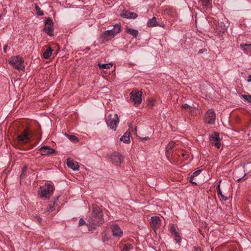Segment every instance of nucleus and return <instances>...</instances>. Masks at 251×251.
Segmentation results:
<instances>
[{"label": "nucleus", "instance_id": "4468645a", "mask_svg": "<svg viewBox=\"0 0 251 251\" xmlns=\"http://www.w3.org/2000/svg\"><path fill=\"white\" fill-rule=\"evenodd\" d=\"M67 165L68 167L71 168L74 171H77L79 170V166L78 162L74 161L71 158H68L67 159Z\"/></svg>", "mask_w": 251, "mask_h": 251}, {"label": "nucleus", "instance_id": "4be33fe9", "mask_svg": "<svg viewBox=\"0 0 251 251\" xmlns=\"http://www.w3.org/2000/svg\"><path fill=\"white\" fill-rule=\"evenodd\" d=\"M126 31L128 34L132 35L134 38H136L138 34V31L137 30L130 28H127Z\"/></svg>", "mask_w": 251, "mask_h": 251}, {"label": "nucleus", "instance_id": "7c9ffc66", "mask_svg": "<svg viewBox=\"0 0 251 251\" xmlns=\"http://www.w3.org/2000/svg\"><path fill=\"white\" fill-rule=\"evenodd\" d=\"M133 246L131 244H126L124 246V248L123 249V251H128L129 249H132Z\"/></svg>", "mask_w": 251, "mask_h": 251}, {"label": "nucleus", "instance_id": "8fccbe9b", "mask_svg": "<svg viewBox=\"0 0 251 251\" xmlns=\"http://www.w3.org/2000/svg\"><path fill=\"white\" fill-rule=\"evenodd\" d=\"M236 174H237V170H236V171L234 172V178H237V177L236 176Z\"/></svg>", "mask_w": 251, "mask_h": 251}, {"label": "nucleus", "instance_id": "a878e982", "mask_svg": "<svg viewBox=\"0 0 251 251\" xmlns=\"http://www.w3.org/2000/svg\"><path fill=\"white\" fill-rule=\"evenodd\" d=\"M98 66L100 69H108L112 67V65L111 63H107V64L99 63Z\"/></svg>", "mask_w": 251, "mask_h": 251}, {"label": "nucleus", "instance_id": "2f4dec72", "mask_svg": "<svg viewBox=\"0 0 251 251\" xmlns=\"http://www.w3.org/2000/svg\"><path fill=\"white\" fill-rule=\"evenodd\" d=\"M35 10L37 15L42 16L44 15V13L41 10L40 8L36 4H35Z\"/></svg>", "mask_w": 251, "mask_h": 251}, {"label": "nucleus", "instance_id": "393cba45", "mask_svg": "<svg viewBox=\"0 0 251 251\" xmlns=\"http://www.w3.org/2000/svg\"><path fill=\"white\" fill-rule=\"evenodd\" d=\"M157 25L158 24L156 19L155 17H153L151 19H150L148 22V26L149 27H152Z\"/></svg>", "mask_w": 251, "mask_h": 251}, {"label": "nucleus", "instance_id": "f03ea898", "mask_svg": "<svg viewBox=\"0 0 251 251\" xmlns=\"http://www.w3.org/2000/svg\"><path fill=\"white\" fill-rule=\"evenodd\" d=\"M106 122L108 126L112 130H115L119 123V119L117 114L112 115L109 114L106 118Z\"/></svg>", "mask_w": 251, "mask_h": 251}, {"label": "nucleus", "instance_id": "a19ab883", "mask_svg": "<svg viewBox=\"0 0 251 251\" xmlns=\"http://www.w3.org/2000/svg\"><path fill=\"white\" fill-rule=\"evenodd\" d=\"M206 50L205 49H202L199 50L198 53L199 54L203 53L204 51H205Z\"/></svg>", "mask_w": 251, "mask_h": 251}, {"label": "nucleus", "instance_id": "a211bd4d", "mask_svg": "<svg viewBox=\"0 0 251 251\" xmlns=\"http://www.w3.org/2000/svg\"><path fill=\"white\" fill-rule=\"evenodd\" d=\"M201 172V170H198L194 172L191 176L189 177V180L190 182H191L192 184H194L195 185H197V183L195 181H193L194 178L197 176L198 175H200V174Z\"/></svg>", "mask_w": 251, "mask_h": 251}, {"label": "nucleus", "instance_id": "1a4fd4ad", "mask_svg": "<svg viewBox=\"0 0 251 251\" xmlns=\"http://www.w3.org/2000/svg\"><path fill=\"white\" fill-rule=\"evenodd\" d=\"M115 36L114 34L112 32V30H107L104 31L100 37V41L102 42H105L107 41L111 40Z\"/></svg>", "mask_w": 251, "mask_h": 251}, {"label": "nucleus", "instance_id": "de8ad7c7", "mask_svg": "<svg viewBox=\"0 0 251 251\" xmlns=\"http://www.w3.org/2000/svg\"><path fill=\"white\" fill-rule=\"evenodd\" d=\"M7 45H5V46L4 47V48H3V50H4V51L5 52H6V49H7Z\"/></svg>", "mask_w": 251, "mask_h": 251}, {"label": "nucleus", "instance_id": "4c0bfd02", "mask_svg": "<svg viewBox=\"0 0 251 251\" xmlns=\"http://www.w3.org/2000/svg\"><path fill=\"white\" fill-rule=\"evenodd\" d=\"M248 167H251V161L244 165L243 168L244 172L248 171Z\"/></svg>", "mask_w": 251, "mask_h": 251}, {"label": "nucleus", "instance_id": "e433bc0d", "mask_svg": "<svg viewBox=\"0 0 251 251\" xmlns=\"http://www.w3.org/2000/svg\"><path fill=\"white\" fill-rule=\"evenodd\" d=\"M69 139L74 142H78V139L75 135H68Z\"/></svg>", "mask_w": 251, "mask_h": 251}, {"label": "nucleus", "instance_id": "20e7f679", "mask_svg": "<svg viewBox=\"0 0 251 251\" xmlns=\"http://www.w3.org/2000/svg\"><path fill=\"white\" fill-rule=\"evenodd\" d=\"M92 211L91 213V219L96 218L98 220L103 219V213L101 209L97 205L92 204Z\"/></svg>", "mask_w": 251, "mask_h": 251}, {"label": "nucleus", "instance_id": "ea45409f", "mask_svg": "<svg viewBox=\"0 0 251 251\" xmlns=\"http://www.w3.org/2000/svg\"><path fill=\"white\" fill-rule=\"evenodd\" d=\"M170 231L173 234H175V232H177V231H176V228L174 226V225H172L171 226V228H170Z\"/></svg>", "mask_w": 251, "mask_h": 251}, {"label": "nucleus", "instance_id": "37998d69", "mask_svg": "<svg viewBox=\"0 0 251 251\" xmlns=\"http://www.w3.org/2000/svg\"><path fill=\"white\" fill-rule=\"evenodd\" d=\"M245 175H246V174H244V176L242 177H239V178H237V181L239 182L241 180H242L243 179V178L245 176Z\"/></svg>", "mask_w": 251, "mask_h": 251}, {"label": "nucleus", "instance_id": "c85d7f7f", "mask_svg": "<svg viewBox=\"0 0 251 251\" xmlns=\"http://www.w3.org/2000/svg\"><path fill=\"white\" fill-rule=\"evenodd\" d=\"M212 0H202L203 6L205 8L211 7Z\"/></svg>", "mask_w": 251, "mask_h": 251}, {"label": "nucleus", "instance_id": "bb28decb", "mask_svg": "<svg viewBox=\"0 0 251 251\" xmlns=\"http://www.w3.org/2000/svg\"><path fill=\"white\" fill-rule=\"evenodd\" d=\"M56 201H54L52 203H50L49 205V206L47 208V211L48 212H52L54 210V206L55 205H56Z\"/></svg>", "mask_w": 251, "mask_h": 251}, {"label": "nucleus", "instance_id": "f257e3e1", "mask_svg": "<svg viewBox=\"0 0 251 251\" xmlns=\"http://www.w3.org/2000/svg\"><path fill=\"white\" fill-rule=\"evenodd\" d=\"M39 195L40 197H45L46 200H49L50 197L52 195L54 192V188L52 185L46 183L45 185L40 186Z\"/></svg>", "mask_w": 251, "mask_h": 251}, {"label": "nucleus", "instance_id": "72a5a7b5", "mask_svg": "<svg viewBox=\"0 0 251 251\" xmlns=\"http://www.w3.org/2000/svg\"><path fill=\"white\" fill-rule=\"evenodd\" d=\"M220 24L221 25V29H219V28H217V30H218V32H220L219 34H220L221 32L224 33L226 31V26L225 25L223 26V23H221Z\"/></svg>", "mask_w": 251, "mask_h": 251}, {"label": "nucleus", "instance_id": "7ed1b4c3", "mask_svg": "<svg viewBox=\"0 0 251 251\" xmlns=\"http://www.w3.org/2000/svg\"><path fill=\"white\" fill-rule=\"evenodd\" d=\"M142 94L141 91L137 90H134L130 93V100L134 102L135 105H139L142 101Z\"/></svg>", "mask_w": 251, "mask_h": 251}, {"label": "nucleus", "instance_id": "aec40b11", "mask_svg": "<svg viewBox=\"0 0 251 251\" xmlns=\"http://www.w3.org/2000/svg\"><path fill=\"white\" fill-rule=\"evenodd\" d=\"M120 140L125 143H128L130 142V133L126 132L120 138Z\"/></svg>", "mask_w": 251, "mask_h": 251}, {"label": "nucleus", "instance_id": "6ab92c4d", "mask_svg": "<svg viewBox=\"0 0 251 251\" xmlns=\"http://www.w3.org/2000/svg\"><path fill=\"white\" fill-rule=\"evenodd\" d=\"M122 16L126 18H133V19H135L137 17V15L136 13L132 12H129V11H126L125 13H123Z\"/></svg>", "mask_w": 251, "mask_h": 251}, {"label": "nucleus", "instance_id": "39448f33", "mask_svg": "<svg viewBox=\"0 0 251 251\" xmlns=\"http://www.w3.org/2000/svg\"><path fill=\"white\" fill-rule=\"evenodd\" d=\"M9 63L19 70H22L24 68L23 61L19 56L13 57L10 61Z\"/></svg>", "mask_w": 251, "mask_h": 251}, {"label": "nucleus", "instance_id": "a18cd8bd", "mask_svg": "<svg viewBox=\"0 0 251 251\" xmlns=\"http://www.w3.org/2000/svg\"><path fill=\"white\" fill-rule=\"evenodd\" d=\"M141 139L143 141H146L149 139V137H145L143 138H141Z\"/></svg>", "mask_w": 251, "mask_h": 251}, {"label": "nucleus", "instance_id": "603ef678", "mask_svg": "<svg viewBox=\"0 0 251 251\" xmlns=\"http://www.w3.org/2000/svg\"><path fill=\"white\" fill-rule=\"evenodd\" d=\"M59 196H58L56 197V201L58 200L59 199Z\"/></svg>", "mask_w": 251, "mask_h": 251}, {"label": "nucleus", "instance_id": "b1692460", "mask_svg": "<svg viewBox=\"0 0 251 251\" xmlns=\"http://www.w3.org/2000/svg\"><path fill=\"white\" fill-rule=\"evenodd\" d=\"M221 182V181H220L219 182V184L217 186V189H218L217 194L218 195L220 196V197H221L220 200H221L224 201H226L227 200V198L222 194V191L220 189V183Z\"/></svg>", "mask_w": 251, "mask_h": 251}, {"label": "nucleus", "instance_id": "3c124183", "mask_svg": "<svg viewBox=\"0 0 251 251\" xmlns=\"http://www.w3.org/2000/svg\"><path fill=\"white\" fill-rule=\"evenodd\" d=\"M250 169V171H251V167H248V170Z\"/></svg>", "mask_w": 251, "mask_h": 251}, {"label": "nucleus", "instance_id": "dca6fc26", "mask_svg": "<svg viewBox=\"0 0 251 251\" xmlns=\"http://www.w3.org/2000/svg\"><path fill=\"white\" fill-rule=\"evenodd\" d=\"M151 226L154 231L161 226V221H151L150 222Z\"/></svg>", "mask_w": 251, "mask_h": 251}, {"label": "nucleus", "instance_id": "2eb2a0df", "mask_svg": "<svg viewBox=\"0 0 251 251\" xmlns=\"http://www.w3.org/2000/svg\"><path fill=\"white\" fill-rule=\"evenodd\" d=\"M112 231L113 235L115 237H121L123 234V231L120 227L117 225L113 226L112 227Z\"/></svg>", "mask_w": 251, "mask_h": 251}, {"label": "nucleus", "instance_id": "9d476101", "mask_svg": "<svg viewBox=\"0 0 251 251\" xmlns=\"http://www.w3.org/2000/svg\"><path fill=\"white\" fill-rule=\"evenodd\" d=\"M17 140L18 143L23 145L26 144L30 141V138L28 134L25 132H23L17 136Z\"/></svg>", "mask_w": 251, "mask_h": 251}, {"label": "nucleus", "instance_id": "c756f323", "mask_svg": "<svg viewBox=\"0 0 251 251\" xmlns=\"http://www.w3.org/2000/svg\"><path fill=\"white\" fill-rule=\"evenodd\" d=\"M182 109L188 111L189 112H192L193 110V107L186 103L183 104L182 105Z\"/></svg>", "mask_w": 251, "mask_h": 251}, {"label": "nucleus", "instance_id": "09e8293b", "mask_svg": "<svg viewBox=\"0 0 251 251\" xmlns=\"http://www.w3.org/2000/svg\"><path fill=\"white\" fill-rule=\"evenodd\" d=\"M201 250L200 248L195 247V251H199Z\"/></svg>", "mask_w": 251, "mask_h": 251}, {"label": "nucleus", "instance_id": "ddd939ff", "mask_svg": "<svg viewBox=\"0 0 251 251\" xmlns=\"http://www.w3.org/2000/svg\"><path fill=\"white\" fill-rule=\"evenodd\" d=\"M39 151L42 155H46L49 154H51L55 152V150L51 148L49 146H43L42 147Z\"/></svg>", "mask_w": 251, "mask_h": 251}, {"label": "nucleus", "instance_id": "cd10ccee", "mask_svg": "<svg viewBox=\"0 0 251 251\" xmlns=\"http://www.w3.org/2000/svg\"><path fill=\"white\" fill-rule=\"evenodd\" d=\"M175 143L173 142H170L166 147V154L168 155L169 151L174 148Z\"/></svg>", "mask_w": 251, "mask_h": 251}, {"label": "nucleus", "instance_id": "412c9836", "mask_svg": "<svg viewBox=\"0 0 251 251\" xmlns=\"http://www.w3.org/2000/svg\"><path fill=\"white\" fill-rule=\"evenodd\" d=\"M52 50L50 47H48L43 53V56L45 59H48L51 55Z\"/></svg>", "mask_w": 251, "mask_h": 251}, {"label": "nucleus", "instance_id": "c9c22d12", "mask_svg": "<svg viewBox=\"0 0 251 251\" xmlns=\"http://www.w3.org/2000/svg\"><path fill=\"white\" fill-rule=\"evenodd\" d=\"M174 235L175 240L176 241V242L179 243L180 242V237L179 233L177 232H175Z\"/></svg>", "mask_w": 251, "mask_h": 251}, {"label": "nucleus", "instance_id": "f704fd0d", "mask_svg": "<svg viewBox=\"0 0 251 251\" xmlns=\"http://www.w3.org/2000/svg\"><path fill=\"white\" fill-rule=\"evenodd\" d=\"M242 97L247 101L251 103V95H242Z\"/></svg>", "mask_w": 251, "mask_h": 251}, {"label": "nucleus", "instance_id": "6e6552de", "mask_svg": "<svg viewBox=\"0 0 251 251\" xmlns=\"http://www.w3.org/2000/svg\"><path fill=\"white\" fill-rule=\"evenodd\" d=\"M209 140L212 145H214L217 148L221 146L220 138L218 132H213L209 137Z\"/></svg>", "mask_w": 251, "mask_h": 251}, {"label": "nucleus", "instance_id": "79ce46f5", "mask_svg": "<svg viewBox=\"0 0 251 251\" xmlns=\"http://www.w3.org/2000/svg\"><path fill=\"white\" fill-rule=\"evenodd\" d=\"M151 220H160V219L158 216H153V217H151Z\"/></svg>", "mask_w": 251, "mask_h": 251}, {"label": "nucleus", "instance_id": "58836bf2", "mask_svg": "<svg viewBox=\"0 0 251 251\" xmlns=\"http://www.w3.org/2000/svg\"><path fill=\"white\" fill-rule=\"evenodd\" d=\"M102 239L103 241H108L109 239V238L107 236L105 232H103L102 235Z\"/></svg>", "mask_w": 251, "mask_h": 251}, {"label": "nucleus", "instance_id": "423d86ee", "mask_svg": "<svg viewBox=\"0 0 251 251\" xmlns=\"http://www.w3.org/2000/svg\"><path fill=\"white\" fill-rule=\"evenodd\" d=\"M44 31L49 36H52L53 32V25L52 21L50 17L47 18L45 21V25L44 27Z\"/></svg>", "mask_w": 251, "mask_h": 251}, {"label": "nucleus", "instance_id": "5701e85b", "mask_svg": "<svg viewBox=\"0 0 251 251\" xmlns=\"http://www.w3.org/2000/svg\"><path fill=\"white\" fill-rule=\"evenodd\" d=\"M110 30H112V32L113 34H114V35L115 36L116 34H117L121 31V25L119 24H116L113 26L112 29H111Z\"/></svg>", "mask_w": 251, "mask_h": 251}, {"label": "nucleus", "instance_id": "c03bdc74", "mask_svg": "<svg viewBox=\"0 0 251 251\" xmlns=\"http://www.w3.org/2000/svg\"><path fill=\"white\" fill-rule=\"evenodd\" d=\"M202 226H204L205 227H206L208 226V224L206 223L205 221L202 223Z\"/></svg>", "mask_w": 251, "mask_h": 251}, {"label": "nucleus", "instance_id": "9b49d317", "mask_svg": "<svg viewBox=\"0 0 251 251\" xmlns=\"http://www.w3.org/2000/svg\"><path fill=\"white\" fill-rule=\"evenodd\" d=\"M95 222H98V221H87V222L85 221H79V226H81L84 225H86V226L88 227L89 230H92L93 229L96 228V225Z\"/></svg>", "mask_w": 251, "mask_h": 251}, {"label": "nucleus", "instance_id": "f3484780", "mask_svg": "<svg viewBox=\"0 0 251 251\" xmlns=\"http://www.w3.org/2000/svg\"><path fill=\"white\" fill-rule=\"evenodd\" d=\"M240 48L242 51L249 52H251V44L242 43Z\"/></svg>", "mask_w": 251, "mask_h": 251}, {"label": "nucleus", "instance_id": "0eeeda50", "mask_svg": "<svg viewBox=\"0 0 251 251\" xmlns=\"http://www.w3.org/2000/svg\"><path fill=\"white\" fill-rule=\"evenodd\" d=\"M216 119V114L212 109L209 110L205 114V122L210 124L213 125L215 124Z\"/></svg>", "mask_w": 251, "mask_h": 251}, {"label": "nucleus", "instance_id": "f8f14e48", "mask_svg": "<svg viewBox=\"0 0 251 251\" xmlns=\"http://www.w3.org/2000/svg\"><path fill=\"white\" fill-rule=\"evenodd\" d=\"M111 159L113 163L119 165L122 162L121 155L118 152H114L111 154Z\"/></svg>", "mask_w": 251, "mask_h": 251}, {"label": "nucleus", "instance_id": "49530a36", "mask_svg": "<svg viewBox=\"0 0 251 251\" xmlns=\"http://www.w3.org/2000/svg\"><path fill=\"white\" fill-rule=\"evenodd\" d=\"M248 81L251 82V75H249L248 77Z\"/></svg>", "mask_w": 251, "mask_h": 251}, {"label": "nucleus", "instance_id": "473e14b6", "mask_svg": "<svg viewBox=\"0 0 251 251\" xmlns=\"http://www.w3.org/2000/svg\"><path fill=\"white\" fill-rule=\"evenodd\" d=\"M27 166H25L23 167V168L22 169V174L20 176L21 178H24V176H25V175L26 174V171H27Z\"/></svg>", "mask_w": 251, "mask_h": 251}]
</instances>
